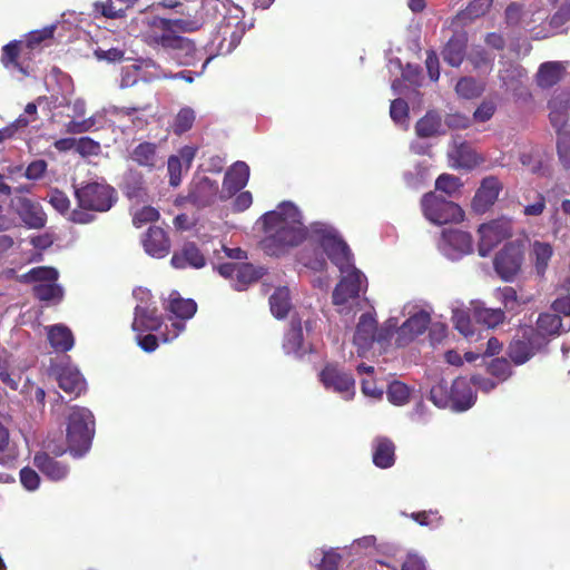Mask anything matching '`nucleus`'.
I'll return each mask as SVG.
<instances>
[{
    "label": "nucleus",
    "mask_w": 570,
    "mask_h": 570,
    "mask_svg": "<svg viewBox=\"0 0 570 570\" xmlns=\"http://www.w3.org/2000/svg\"><path fill=\"white\" fill-rule=\"evenodd\" d=\"M309 239L317 243L327 258L342 274L332 295L333 304L340 314H348L367 287L365 275L354 266L353 254L338 232L325 223L309 225Z\"/></svg>",
    "instance_id": "obj_1"
},
{
    "label": "nucleus",
    "mask_w": 570,
    "mask_h": 570,
    "mask_svg": "<svg viewBox=\"0 0 570 570\" xmlns=\"http://www.w3.org/2000/svg\"><path fill=\"white\" fill-rule=\"evenodd\" d=\"M261 219L265 233L263 248L271 256H281L306 237L309 238V227L304 225L301 210L291 202L281 203Z\"/></svg>",
    "instance_id": "obj_2"
},
{
    "label": "nucleus",
    "mask_w": 570,
    "mask_h": 570,
    "mask_svg": "<svg viewBox=\"0 0 570 570\" xmlns=\"http://www.w3.org/2000/svg\"><path fill=\"white\" fill-rule=\"evenodd\" d=\"M396 326V317H390L379 326L374 311L362 313L356 322L352 340L357 355L366 357L375 344L384 347L392 338Z\"/></svg>",
    "instance_id": "obj_3"
},
{
    "label": "nucleus",
    "mask_w": 570,
    "mask_h": 570,
    "mask_svg": "<svg viewBox=\"0 0 570 570\" xmlns=\"http://www.w3.org/2000/svg\"><path fill=\"white\" fill-rule=\"evenodd\" d=\"M96 421L92 412L82 406H72L67 416L66 440L68 450L75 456L86 454L92 444Z\"/></svg>",
    "instance_id": "obj_4"
},
{
    "label": "nucleus",
    "mask_w": 570,
    "mask_h": 570,
    "mask_svg": "<svg viewBox=\"0 0 570 570\" xmlns=\"http://www.w3.org/2000/svg\"><path fill=\"white\" fill-rule=\"evenodd\" d=\"M20 283L32 284V296L46 304H59L65 296L63 287L58 283L59 272L51 266H37L17 277Z\"/></svg>",
    "instance_id": "obj_5"
},
{
    "label": "nucleus",
    "mask_w": 570,
    "mask_h": 570,
    "mask_svg": "<svg viewBox=\"0 0 570 570\" xmlns=\"http://www.w3.org/2000/svg\"><path fill=\"white\" fill-rule=\"evenodd\" d=\"M471 380L458 377L449 387L444 381L432 386L430 400L442 409L450 407L455 412L469 410L475 403L476 395L472 390Z\"/></svg>",
    "instance_id": "obj_6"
},
{
    "label": "nucleus",
    "mask_w": 570,
    "mask_h": 570,
    "mask_svg": "<svg viewBox=\"0 0 570 570\" xmlns=\"http://www.w3.org/2000/svg\"><path fill=\"white\" fill-rule=\"evenodd\" d=\"M73 188L79 208L87 213L108 212L117 200L115 188L102 181H87Z\"/></svg>",
    "instance_id": "obj_7"
},
{
    "label": "nucleus",
    "mask_w": 570,
    "mask_h": 570,
    "mask_svg": "<svg viewBox=\"0 0 570 570\" xmlns=\"http://www.w3.org/2000/svg\"><path fill=\"white\" fill-rule=\"evenodd\" d=\"M432 307L428 304L406 303L402 314L407 318L396 326V344L405 346L422 335L431 324Z\"/></svg>",
    "instance_id": "obj_8"
},
{
    "label": "nucleus",
    "mask_w": 570,
    "mask_h": 570,
    "mask_svg": "<svg viewBox=\"0 0 570 570\" xmlns=\"http://www.w3.org/2000/svg\"><path fill=\"white\" fill-rule=\"evenodd\" d=\"M149 27L153 31L145 39L146 42L149 45L161 46L164 48H174L189 45V42L185 38L173 35V31H193L199 27V21L156 18L149 22Z\"/></svg>",
    "instance_id": "obj_9"
},
{
    "label": "nucleus",
    "mask_w": 570,
    "mask_h": 570,
    "mask_svg": "<svg viewBox=\"0 0 570 570\" xmlns=\"http://www.w3.org/2000/svg\"><path fill=\"white\" fill-rule=\"evenodd\" d=\"M424 217L432 224L459 223L464 213L461 207L436 193L425 194L421 200Z\"/></svg>",
    "instance_id": "obj_10"
},
{
    "label": "nucleus",
    "mask_w": 570,
    "mask_h": 570,
    "mask_svg": "<svg viewBox=\"0 0 570 570\" xmlns=\"http://www.w3.org/2000/svg\"><path fill=\"white\" fill-rule=\"evenodd\" d=\"M185 330L183 322L171 323V330L168 325H163L159 316L156 315V311H147L145 307V352H154L158 347V342L167 343L176 338L180 332Z\"/></svg>",
    "instance_id": "obj_11"
},
{
    "label": "nucleus",
    "mask_w": 570,
    "mask_h": 570,
    "mask_svg": "<svg viewBox=\"0 0 570 570\" xmlns=\"http://www.w3.org/2000/svg\"><path fill=\"white\" fill-rule=\"evenodd\" d=\"M438 248L446 258L459 261L473 252V239L470 233L458 228L443 229Z\"/></svg>",
    "instance_id": "obj_12"
},
{
    "label": "nucleus",
    "mask_w": 570,
    "mask_h": 570,
    "mask_svg": "<svg viewBox=\"0 0 570 570\" xmlns=\"http://www.w3.org/2000/svg\"><path fill=\"white\" fill-rule=\"evenodd\" d=\"M320 379L326 390L337 393L342 399L350 401L355 396L353 375L337 365L327 364L322 370Z\"/></svg>",
    "instance_id": "obj_13"
},
{
    "label": "nucleus",
    "mask_w": 570,
    "mask_h": 570,
    "mask_svg": "<svg viewBox=\"0 0 570 570\" xmlns=\"http://www.w3.org/2000/svg\"><path fill=\"white\" fill-rule=\"evenodd\" d=\"M546 345L547 341L534 335V330L525 328L521 337L510 343L508 354L515 365H522Z\"/></svg>",
    "instance_id": "obj_14"
},
{
    "label": "nucleus",
    "mask_w": 570,
    "mask_h": 570,
    "mask_svg": "<svg viewBox=\"0 0 570 570\" xmlns=\"http://www.w3.org/2000/svg\"><path fill=\"white\" fill-rule=\"evenodd\" d=\"M480 242L479 255L487 257L492 249L503 239L511 235V222L508 218H500L479 227Z\"/></svg>",
    "instance_id": "obj_15"
},
{
    "label": "nucleus",
    "mask_w": 570,
    "mask_h": 570,
    "mask_svg": "<svg viewBox=\"0 0 570 570\" xmlns=\"http://www.w3.org/2000/svg\"><path fill=\"white\" fill-rule=\"evenodd\" d=\"M523 263L521 247L514 243L507 244L494 258V269L505 282H512Z\"/></svg>",
    "instance_id": "obj_16"
},
{
    "label": "nucleus",
    "mask_w": 570,
    "mask_h": 570,
    "mask_svg": "<svg viewBox=\"0 0 570 570\" xmlns=\"http://www.w3.org/2000/svg\"><path fill=\"white\" fill-rule=\"evenodd\" d=\"M218 273L232 279L236 291H244L246 287L263 276V268L255 267L247 263H225L217 267Z\"/></svg>",
    "instance_id": "obj_17"
},
{
    "label": "nucleus",
    "mask_w": 570,
    "mask_h": 570,
    "mask_svg": "<svg viewBox=\"0 0 570 570\" xmlns=\"http://www.w3.org/2000/svg\"><path fill=\"white\" fill-rule=\"evenodd\" d=\"M32 56L23 41L13 40L2 47L0 61L6 69L17 70L23 76L31 72Z\"/></svg>",
    "instance_id": "obj_18"
},
{
    "label": "nucleus",
    "mask_w": 570,
    "mask_h": 570,
    "mask_svg": "<svg viewBox=\"0 0 570 570\" xmlns=\"http://www.w3.org/2000/svg\"><path fill=\"white\" fill-rule=\"evenodd\" d=\"M548 109L550 124L557 132L562 131L570 120V87L554 90Z\"/></svg>",
    "instance_id": "obj_19"
},
{
    "label": "nucleus",
    "mask_w": 570,
    "mask_h": 570,
    "mask_svg": "<svg viewBox=\"0 0 570 570\" xmlns=\"http://www.w3.org/2000/svg\"><path fill=\"white\" fill-rule=\"evenodd\" d=\"M51 372L55 374L59 387L66 393L77 397L86 392L87 382L76 366L57 364L51 366Z\"/></svg>",
    "instance_id": "obj_20"
},
{
    "label": "nucleus",
    "mask_w": 570,
    "mask_h": 570,
    "mask_svg": "<svg viewBox=\"0 0 570 570\" xmlns=\"http://www.w3.org/2000/svg\"><path fill=\"white\" fill-rule=\"evenodd\" d=\"M502 188L503 185L498 177L483 178L473 197L472 209L478 214L488 212L497 202Z\"/></svg>",
    "instance_id": "obj_21"
},
{
    "label": "nucleus",
    "mask_w": 570,
    "mask_h": 570,
    "mask_svg": "<svg viewBox=\"0 0 570 570\" xmlns=\"http://www.w3.org/2000/svg\"><path fill=\"white\" fill-rule=\"evenodd\" d=\"M249 167L244 161H236L225 174L220 198L226 199L242 190L248 183Z\"/></svg>",
    "instance_id": "obj_22"
},
{
    "label": "nucleus",
    "mask_w": 570,
    "mask_h": 570,
    "mask_svg": "<svg viewBox=\"0 0 570 570\" xmlns=\"http://www.w3.org/2000/svg\"><path fill=\"white\" fill-rule=\"evenodd\" d=\"M218 191L217 181L206 176H195L190 183L188 198L197 206H207L215 202Z\"/></svg>",
    "instance_id": "obj_23"
},
{
    "label": "nucleus",
    "mask_w": 570,
    "mask_h": 570,
    "mask_svg": "<svg viewBox=\"0 0 570 570\" xmlns=\"http://www.w3.org/2000/svg\"><path fill=\"white\" fill-rule=\"evenodd\" d=\"M48 202L50 205L60 214L66 215L69 214V219L76 224H89L95 219V216L90 213L83 212L81 209H72L70 210V199L68 195L59 190L58 188H53L48 194Z\"/></svg>",
    "instance_id": "obj_24"
},
{
    "label": "nucleus",
    "mask_w": 570,
    "mask_h": 570,
    "mask_svg": "<svg viewBox=\"0 0 570 570\" xmlns=\"http://www.w3.org/2000/svg\"><path fill=\"white\" fill-rule=\"evenodd\" d=\"M17 213L26 226L32 229L43 228L47 223V215L40 204L29 199L18 200Z\"/></svg>",
    "instance_id": "obj_25"
},
{
    "label": "nucleus",
    "mask_w": 570,
    "mask_h": 570,
    "mask_svg": "<svg viewBox=\"0 0 570 570\" xmlns=\"http://www.w3.org/2000/svg\"><path fill=\"white\" fill-rule=\"evenodd\" d=\"M568 331H570V318L562 321L558 314L542 313L538 317L534 335L543 337L548 342L549 336L560 335Z\"/></svg>",
    "instance_id": "obj_26"
},
{
    "label": "nucleus",
    "mask_w": 570,
    "mask_h": 570,
    "mask_svg": "<svg viewBox=\"0 0 570 570\" xmlns=\"http://www.w3.org/2000/svg\"><path fill=\"white\" fill-rule=\"evenodd\" d=\"M170 250V240L160 226H150L145 236V252L156 258H163Z\"/></svg>",
    "instance_id": "obj_27"
},
{
    "label": "nucleus",
    "mask_w": 570,
    "mask_h": 570,
    "mask_svg": "<svg viewBox=\"0 0 570 570\" xmlns=\"http://www.w3.org/2000/svg\"><path fill=\"white\" fill-rule=\"evenodd\" d=\"M553 256V247L550 243L534 240L530 245L529 261L535 275L543 278Z\"/></svg>",
    "instance_id": "obj_28"
},
{
    "label": "nucleus",
    "mask_w": 570,
    "mask_h": 570,
    "mask_svg": "<svg viewBox=\"0 0 570 570\" xmlns=\"http://www.w3.org/2000/svg\"><path fill=\"white\" fill-rule=\"evenodd\" d=\"M47 338L57 353H67L75 345V336L71 330L65 324H53L46 327Z\"/></svg>",
    "instance_id": "obj_29"
},
{
    "label": "nucleus",
    "mask_w": 570,
    "mask_h": 570,
    "mask_svg": "<svg viewBox=\"0 0 570 570\" xmlns=\"http://www.w3.org/2000/svg\"><path fill=\"white\" fill-rule=\"evenodd\" d=\"M284 352L295 357H302L309 351V346L305 344L303 338V330L299 320L293 318L291 327L285 333L283 342Z\"/></svg>",
    "instance_id": "obj_30"
},
{
    "label": "nucleus",
    "mask_w": 570,
    "mask_h": 570,
    "mask_svg": "<svg viewBox=\"0 0 570 570\" xmlns=\"http://www.w3.org/2000/svg\"><path fill=\"white\" fill-rule=\"evenodd\" d=\"M449 158L453 167L472 169L483 161L471 146L465 142H454L449 151Z\"/></svg>",
    "instance_id": "obj_31"
},
{
    "label": "nucleus",
    "mask_w": 570,
    "mask_h": 570,
    "mask_svg": "<svg viewBox=\"0 0 570 570\" xmlns=\"http://www.w3.org/2000/svg\"><path fill=\"white\" fill-rule=\"evenodd\" d=\"M33 464L52 481L65 479L69 472L68 465L57 461L46 452L37 453L33 458Z\"/></svg>",
    "instance_id": "obj_32"
},
{
    "label": "nucleus",
    "mask_w": 570,
    "mask_h": 570,
    "mask_svg": "<svg viewBox=\"0 0 570 570\" xmlns=\"http://www.w3.org/2000/svg\"><path fill=\"white\" fill-rule=\"evenodd\" d=\"M166 308L175 317L186 321L195 315L197 304L190 298H183L178 292L173 291L167 298Z\"/></svg>",
    "instance_id": "obj_33"
},
{
    "label": "nucleus",
    "mask_w": 570,
    "mask_h": 570,
    "mask_svg": "<svg viewBox=\"0 0 570 570\" xmlns=\"http://www.w3.org/2000/svg\"><path fill=\"white\" fill-rule=\"evenodd\" d=\"M566 65L560 61L543 62L537 72L535 80L539 87L547 89L558 83L563 77Z\"/></svg>",
    "instance_id": "obj_34"
},
{
    "label": "nucleus",
    "mask_w": 570,
    "mask_h": 570,
    "mask_svg": "<svg viewBox=\"0 0 570 570\" xmlns=\"http://www.w3.org/2000/svg\"><path fill=\"white\" fill-rule=\"evenodd\" d=\"M466 41L468 38L464 32L455 33L442 51L444 61L452 67H459L464 59Z\"/></svg>",
    "instance_id": "obj_35"
},
{
    "label": "nucleus",
    "mask_w": 570,
    "mask_h": 570,
    "mask_svg": "<svg viewBox=\"0 0 570 570\" xmlns=\"http://www.w3.org/2000/svg\"><path fill=\"white\" fill-rule=\"evenodd\" d=\"M170 262L175 268H185L187 266L202 268L205 266L204 255L191 243L186 244L180 253H175Z\"/></svg>",
    "instance_id": "obj_36"
},
{
    "label": "nucleus",
    "mask_w": 570,
    "mask_h": 570,
    "mask_svg": "<svg viewBox=\"0 0 570 570\" xmlns=\"http://www.w3.org/2000/svg\"><path fill=\"white\" fill-rule=\"evenodd\" d=\"M525 77L527 71L520 66H511L500 72V78L507 89L513 91V94L519 97H523L524 99L530 96L529 91L523 87V79Z\"/></svg>",
    "instance_id": "obj_37"
},
{
    "label": "nucleus",
    "mask_w": 570,
    "mask_h": 570,
    "mask_svg": "<svg viewBox=\"0 0 570 570\" xmlns=\"http://www.w3.org/2000/svg\"><path fill=\"white\" fill-rule=\"evenodd\" d=\"M395 446L387 438H377L373 441V462L377 468L387 469L394 464Z\"/></svg>",
    "instance_id": "obj_38"
},
{
    "label": "nucleus",
    "mask_w": 570,
    "mask_h": 570,
    "mask_svg": "<svg viewBox=\"0 0 570 570\" xmlns=\"http://www.w3.org/2000/svg\"><path fill=\"white\" fill-rule=\"evenodd\" d=\"M356 371L361 380V390L362 393L371 399L379 400L383 396V389L376 385L374 380V367L371 365H366L364 363H360L356 365Z\"/></svg>",
    "instance_id": "obj_39"
},
{
    "label": "nucleus",
    "mask_w": 570,
    "mask_h": 570,
    "mask_svg": "<svg viewBox=\"0 0 570 570\" xmlns=\"http://www.w3.org/2000/svg\"><path fill=\"white\" fill-rule=\"evenodd\" d=\"M219 35L222 36L219 52L226 55L232 52L240 42L244 35V27L239 26L238 22L232 27L228 22L219 28Z\"/></svg>",
    "instance_id": "obj_40"
},
{
    "label": "nucleus",
    "mask_w": 570,
    "mask_h": 570,
    "mask_svg": "<svg viewBox=\"0 0 570 570\" xmlns=\"http://www.w3.org/2000/svg\"><path fill=\"white\" fill-rule=\"evenodd\" d=\"M416 135L422 138H429L445 132L441 117L434 111L428 112L415 126Z\"/></svg>",
    "instance_id": "obj_41"
},
{
    "label": "nucleus",
    "mask_w": 570,
    "mask_h": 570,
    "mask_svg": "<svg viewBox=\"0 0 570 570\" xmlns=\"http://www.w3.org/2000/svg\"><path fill=\"white\" fill-rule=\"evenodd\" d=\"M269 305L271 312L276 318L282 320L286 317L292 307L288 288H277L269 298Z\"/></svg>",
    "instance_id": "obj_42"
},
{
    "label": "nucleus",
    "mask_w": 570,
    "mask_h": 570,
    "mask_svg": "<svg viewBox=\"0 0 570 570\" xmlns=\"http://www.w3.org/2000/svg\"><path fill=\"white\" fill-rule=\"evenodd\" d=\"M474 317L479 323L492 328L503 323L505 315L501 308H489L476 304L474 307Z\"/></svg>",
    "instance_id": "obj_43"
},
{
    "label": "nucleus",
    "mask_w": 570,
    "mask_h": 570,
    "mask_svg": "<svg viewBox=\"0 0 570 570\" xmlns=\"http://www.w3.org/2000/svg\"><path fill=\"white\" fill-rule=\"evenodd\" d=\"M18 455L17 448L10 443L8 429L0 422V463L13 465Z\"/></svg>",
    "instance_id": "obj_44"
},
{
    "label": "nucleus",
    "mask_w": 570,
    "mask_h": 570,
    "mask_svg": "<svg viewBox=\"0 0 570 570\" xmlns=\"http://www.w3.org/2000/svg\"><path fill=\"white\" fill-rule=\"evenodd\" d=\"M570 20V0H567L566 3L551 17L549 21L550 31L546 33L537 32L534 35L535 38H546L550 35H554L558 32H562L564 29V24Z\"/></svg>",
    "instance_id": "obj_45"
},
{
    "label": "nucleus",
    "mask_w": 570,
    "mask_h": 570,
    "mask_svg": "<svg viewBox=\"0 0 570 570\" xmlns=\"http://www.w3.org/2000/svg\"><path fill=\"white\" fill-rule=\"evenodd\" d=\"M142 190V177L137 170L130 168L125 175L122 180V191L128 198H136L140 196Z\"/></svg>",
    "instance_id": "obj_46"
},
{
    "label": "nucleus",
    "mask_w": 570,
    "mask_h": 570,
    "mask_svg": "<svg viewBox=\"0 0 570 570\" xmlns=\"http://www.w3.org/2000/svg\"><path fill=\"white\" fill-rule=\"evenodd\" d=\"M56 30V24L47 26L39 30L30 31L23 42L26 49L32 56V50L38 48L45 40L52 39Z\"/></svg>",
    "instance_id": "obj_47"
},
{
    "label": "nucleus",
    "mask_w": 570,
    "mask_h": 570,
    "mask_svg": "<svg viewBox=\"0 0 570 570\" xmlns=\"http://www.w3.org/2000/svg\"><path fill=\"white\" fill-rule=\"evenodd\" d=\"M492 3L493 0H473L459 13V18L464 21H472L483 17L489 11Z\"/></svg>",
    "instance_id": "obj_48"
},
{
    "label": "nucleus",
    "mask_w": 570,
    "mask_h": 570,
    "mask_svg": "<svg viewBox=\"0 0 570 570\" xmlns=\"http://www.w3.org/2000/svg\"><path fill=\"white\" fill-rule=\"evenodd\" d=\"M455 91L464 99H472L482 94L483 85L476 82L473 78L464 77L456 83Z\"/></svg>",
    "instance_id": "obj_49"
},
{
    "label": "nucleus",
    "mask_w": 570,
    "mask_h": 570,
    "mask_svg": "<svg viewBox=\"0 0 570 570\" xmlns=\"http://www.w3.org/2000/svg\"><path fill=\"white\" fill-rule=\"evenodd\" d=\"M386 395L392 404L402 406L409 402L410 390L405 384L394 381L389 385Z\"/></svg>",
    "instance_id": "obj_50"
},
{
    "label": "nucleus",
    "mask_w": 570,
    "mask_h": 570,
    "mask_svg": "<svg viewBox=\"0 0 570 570\" xmlns=\"http://www.w3.org/2000/svg\"><path fill=\"white\" fill-rule=\"evenodd\" d=\"M390 116L392 120L399 125L404 127L405 129L409 126V106L407 102L403 99H394L391 102L390 107Z\"/></svg>",
    "instance_id": "obj_51"
},
{
    "label": "nucleus",
    "mask_w": 570,
    "mask_h": 570,
    "mask_svg": "<svg viewBox=\"0 0 570 570\" xmlns=\"http://www.w3.org/2000/svg\"><path fill=\"white\" fill-rule=\"evenodd\" d=\"M194 121L195 111L189 107L181 108L177 114L173 125L174 132L181 135L188 131L193 127Z\"/></svg>",
    "instance_id": "obj_52"
},
{
    "label": "nucleus",
    "mask_w": 570,
    "mask_h": 570,
    "mask_svg": "<svg viewBox=\"0 0 570 570\" xmlns=\"http://www.w3.org/2000/svg\"><path fill=\"white\" fill-rule=\"evenodd\" d=\"M557 151L560 164L570 169V131L558 132Z\"/></svg>",
    "instance_id": "obj_53"
},
{
    "label": "nucleus",
    "mask_w": 570,
    "mask_h": 570,
    "mask_svg": "<svg viewBox=\"0 0 570 570\" xmlns=\"http://www.w3.org/2000/svg\"><path fill=\"white\" fill-rule=\"evenodd\" d=\"M411 518L420 525L431 527L433 529L441 527L443 523V518L436 510L414 512L411 514Z\"/></svg>",
    "instance_id": "obj_54"
},
{
    "label": "nucleus",
    "mask_w": 570,
    "mask_h": 570,
    "mask_svg": "<svg viewBox=\"0 0 570 570\" xmlns=\"http://www.w3.org/2000/svg\"><path fill=\"white\" fill-rule=\"evenodd\" d=\"M488 371L492 376L498 379V382H504L512 374L510 363L505 358H494L489 364Z\"/></svg>",
    "instance_id": "obj_55"
},
{
    "label": "nucleus",
    "mask_w": 570,
    "mask_h": 570,
    "mask_svg": "<svg viewBox=\"0 0 570 570\" xmlns=\"http://www.w3.org/2000/svg\"><path fill=\"white\" fill-rule=\"evenodd\" d=\"M376 538L374 535H365L353 541L348 548L350 553L355 556L368 554L375 548Z\"/></svg>",
    "instance_id": "obj_56"
},
{
    "label": "nucleus",
    "mask_w": 570,
    "mask_h": 570,
    "mask_svg": "<svg viewBox=\"0 0 570 570\" xmlns=\"http://www.w3.org/2000/svg\"><path fill=\"white\" fill-rule=\"evenodd\" d=\"M185 166L180 163L179 157L170 156L167 161V170L169 176V185L177 187L181 183V175Z\"/></svg>",
    "instance_id": "obj_57"
},
{
    "label": "nucleus",
    "mask_w": 570,
    "mask_h": 570,
    "mask_svg": "<svg viewBox=\"0 0 570 570\" xmlns=\"http://www.w3.org/2000/svg\"><path fill=\"white\" fill-rule=\"evenodd\" d=\"M452 320L455 328L463 334L465 337L472 335L471 321L468 313L464 309L455 308L452 311Z\"/></svg>",
    "instance_id": "obj_58"
},
{
    "label": "nucleus",
    "mask_w": 570,
    "mask_h": 570,
    "mask_svg": "<svg viewBox=\"0 0 570 570\" xmlns=\"http://www.w3.org/2000/svg\"><path fill=\"white\" fill-rule=\"evenodd\" d=\"M428 176V167L425 165L419 164L415 166L414 170H407L404 174L405 183L409 187L419 188Z\"/></svg>",
    "instance_id": "obj_59"
},
{
    "label": "nucleus",
    "mask_w": 570,
    "mask_h": 570,
    "mask_svg": "<svg viewBox=\"0 0 570 570\" xmlns=\"http://www.w3.org/2000/svg\"><path fill=\"white\" fill-rule=\"evenodd\" d=\"M435 187L438 190L444 191L449 196L453 195L461 187V181L458 177L443 174L439 176L435 181Z\"/></svg>",
    "instance_id": "obj_60"
},
{
    "label": "nucleus",
    "mask_w": 570,
    "mask_h": 570,
    "mask_svg": "<svg viewBox=\"0 0 570 570\" xmlns=\"http://www.w3.org/2000/svg\"><path fill=\"white\" fill-rule=\"evenodd\" d=\"M76 151L82 157L96 156L100 153V145L90 137H81L76 140Z\"/></svg>",
    "instance_id": "obj_61"
},
{
    "label": "nucleus",
    "mask_w": 570,
    "mask_h": 570,
    "mask_svg": "<svg viewBox=\"0 0 570 570\" xmlns=\"http://www.w3.org/2000/svg\"><path fill=\"white\" fill-rule=\"evenodd\" d=\"M96 9L99 10L100 13L108 19L120 18L126 12V8H117L112 0H106L100 3H96Z\"/></svg>",
    "instance_id": "obj_62"
},
{
    "label": "nucleus",
    "mask_w": 570,
    "mask_h": 570,
    "mask_svg": "<svg viewBox=\"0 0 570 570\" xmlns=\"http://www.w3.org/2000/svg\"><path fill=\"white\" fill-rule=\"evenodd\" d=\"M20 481L21 484L29 491H33L38 489L40 483V478L38 473L31 468H23L20 471Z\"/></svg>",
    "instance_id": "obj_63"
},
{
    "label": "nucleus",
    "mask_w": 570,
    "mask_h": 570,
    "mask_svg": "<svg viewBox=\"0 0 570 570\" xmlns=\"http://www.w3.org/2000/svg\"><path fill=\"white\" fill-rule=\"evenodd\" d=\"M499 298L507 309L518 308L519 294L513 287L507 286L500 291Z\"/></svg>",
    "instance_id": "obj_64"
}]
</instances>
